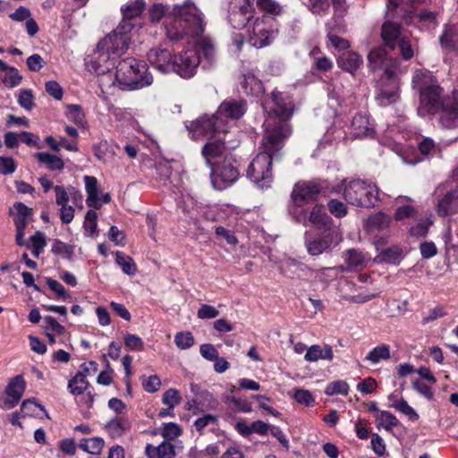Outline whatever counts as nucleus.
<instances>
[{
  "mask_svg": "<svg viewBox=\"0 0 458 458\" xmlns=\"http://www.w3.org/2000/svg\"><path fill=\"white\" fill-rule=\"evenodd\" d=\"M19 105L26 110H31L34 106L33 95L30 90L23 89L18 98Z\"/></svg>",
  "mask_w": 458,
  "mask_h": 458,
  "instance_id": "obj_60",
  "label": "nucleus"
},
{
  "mask_svg": "<svg viewBox=\"0 0 458 458\" xmlns=\"http://www.w3.org/2000/svg\"><path fill=\"white\" fill-rule=\"evenodd\" d=\"M145 454L148 458H174L177 454L175 445L168 441H163L157 446L148 444Z\"/></svg>",
  "mask_w": 458,
  "mask_h": 458,
  "instance_id": "obj_23",
  "label": "nucleus"
},
{
  "mask_svg": "<svg viewBox=\"0 0 458 458\" xmlns=\"http://www.w3.org/2000/svg\"><path fill=\"white\" fill-rule=\"evenodd\" d=\"M327 208L330 213L335 217H344L347 214L346 206L340 200L333 199L327 203Z\"/></svg>",
  "mask_w": 458,
  "mask_h": 458,
  "instance_id": "obj_57",
  "label": "nucleus"
},
{
  "mask_svg": "<svg viewBox=\"0 0 458 458\" xmlns=\"http://www.w3.org/2000/svg\"><path fill=\"white\" fill-rule=\"evenodd\" d=\"M165 35L170 40H180L185 37L197 38L205 30L203 14L191 0L175 4L172 18L165 22Z\"/></svg>",
  "mask_w": 458,
  "mask_h": 458,
  "instance_id": "obj_2",
  "label": "nucleus"
},
{
  "mask_svg": "<svg viewBox=\"0 0 458 458\" xmlns=\"http://www.w3.org/2000/svg\"><path fill=\"white\" fill-rule=\"evenodd\" d=\"M234 163V159L226 156L212 168L210 178L216 190L223 191L237 181L240 174Z\"/></svg>",
  "mask_w": 458,
  "mask_h": 458,
  "instance_id": "obj_11",
  "label": "nucleus"
},
{
  "mask_svg": "<svg viewBox=\"0 0 458 458\" xmlns=\"http://www.w3.org/2000/svg\"><path fill=\"white\" fill-rule=\"evenodd\" d=\"M168 7L161 3L152 4L148 9L150 21L153 23L159 22L168 13Z\"/></svg>",
  "mask_w": 458,
  "mask_h": 458,
  "instance_id": "obj_48",
  "label": "nucleus"
},
{
  "mask_svg": "<svg viewBox=\"0 0 458 458\" xmlns=\"http://www.w3.org/2000/svg\"><path fill=\"white\" fill-rule=\"evenodd\" d=\"M391 218L383 212H378L369 216L366 221L365 228L369 234H376L387 229L390 225Z\"/></svg>",
  "mask_w": 458,
  "mask_h": 458,
  "instance_id": "obj_24",
  "label": "nucleus"
},
{
  "mask_svg": "<svg viewBox=\"0 0 458 458\" xmlns=\"http://www.w3.org/2000/svg\"><path fill=\"white\" fill-rule=\"evenodd\" d=\"M339 68L353 74L363 64L360 55L354 51H345L340 54L336 59Z\"/></svg>",
  "mask_w": 458,
  "mask_h": 458,
  "instance_id": "obj_21",
  "label": "nucleus"
},
{
  "mask_svg": "<svg viewBox=\"0 0 458 458\" xmlns=\"http://www.w3.org/2000/svg\"><path fill=\"white\" fill-rule=\"evenodd\" d=\"M334 357L332 347L326 344L323 348L318 344L311 345L306 352L304 359L307 361L314 362L319 359L332 360Z\"/></svg>",
  "mask_w": 458,
  "mask_h": 458,
  "instance_id": "obj_30",
  "label": "nucleus"
},
{
  "mask_svg": "<svg viewBox=\"0 0 458 458\" xmlns=\"http://www.w3.org/2000/svg\"><path fill=\"white\" fill-rule=\"evenodd\" d=\"M379 420V425L384 427L386 430H390L392 428L396 427L398 420L396 417L389 411H382L377 414Z\"/></svg>",
  "mask_w": 458,
  "mask_h": 458,
  "instance_id": "obj_54",
  "label": "nucleus"
},
{
  "mask_svg": "<svg viewBox=\"0 0 458 458\" xmlns=\"http://www.w3.org/2000/svg\"><path fill=\"white\" fill-rule=\"evenodd\" d=\"M35 157L38 162L45 164L49 170L61 171L64 167V162L57 156L47 152H38L36 153Z\"/></svg>",
  "mask_w": 458,
  "mask_h": 458,
  "instance_id": "obj_36",
  "label": "nucleus"
},
{
  "mask_svg": "<svg viewBox=\"0 0 458 458\" xmlns=\"http://www.w3.org/2000/svg\"><path fill=\"white\" fill-rule=\"evenodd\" d=\"M342 241L343 236L339 230H327L321 236L307 240L306 247L310 255L318 256L337 246Z\"/></svg>",
  "mask_w": 458,
  "mask_h": 458,
  "instance_id": "obj_14",
  "label": "nucleus"
},
{
  "mask_svg": "<svg viewBox=\"0 0 458 458\" xmlns=\"http://www.w3.org/2000/svg\"><path fill=\"white\" fill-rule=\"evenodd\" d=\"M199 352L201 356L208 360H216L218 357V352L211 344H204L200 345Z\"/></svg>",
  "mask_w": 458,
  "mask_h": 458,
  "instance_id": "obj_64",
  "label": "nucleus"
},
{
  "mask_svg": "<svg viewBox=\"0 0 458 458\" xmlns=\"http://www.w3.org/2000/svg\"><path fill=\"white\" fill-rule=\"evenodd\" d=\"M309 221L318 229L329 230L328 227L332 222L331 217L324 211L321 206H315L311 209Z\"/></svg>",
  "mask_w": 458,
  "mask_h": 458,
  "instance_id": "obj_32",
  "label": "nucleus"
},
{
  "mask_svg": "<svg viewBox=\"0 0 458 458\" xmlns=\"http://www.w3.org/2000/svg\"><path fill=\"white\" fill-rule=\"evenodd\" d=\"M3 72L4 74L2 75L1 80L6 86L13 88L21 83L22 77L19 74L16 68L10 67L6 64V69H4Z\"/></svg>",
  "mask_w": 458,
  "mask_h": 458,
  "instance_id": "obj_43",
  "label": "nucleus"
},
{
  "mask_svg": "<svg viewBox=\"0 0 458 458\" xmlns=\"http://www.w3.org/2000/svg\"><path fill=\"white\" fill-rule=\"evenodd\" d=\"M85 190L87 192V205L89 208H99L101 207L100 199L98 198V180L94 176H84Z\"/></svg>",
  "mask_w": 458,
  "mask_h": 458,
  "instance_id": "obj_26",
  "label": "nucleus"
},
{
  "mask_svg": "<svg viewBox=\"0 0 458 458\" xmlns=\"http://www.w3.org/2000/svg\"><path fill=\"white\" fill-rule=\"evenodd\" d=\"M351 134L356 139L373 138L374 126L365 114H357L352 121Z\"/></svg>",
  "mask_w": 458,
  "mask_h": 458,
  "instance_id": "obj_20",
  "label": "nucleus"
},
{
  "mask_svg": "<svg viewBox=\"0 0 458 458\" xmlns=\"http://www.w3.org/2000/svg\"><path fill=\"white\" fill-rule=\"evenodd\" d=\"M131 27L125 22H120L117 28L97 46L96 61L98 64V72H105L110 69L108 62L120 57L128 49L131 38Z\"/></svg>",
  "mask_w": 458,
  "mask_h": 458,
  "instance_id": "obj_4",
  "label": "nucleus"
},
{
  "mask_svg": "<svg viewBox=\"0 0 458 458\" xmlns=\"http://www.w3.org/2000/svg\"><path fill=\"white\" fill-rule=\"evenodd\" d=\"M437 211V214L442 216L458 212V189H453L447 191L445 196L439 199Z\"/></svg>",
  "mask_w": 458,
  "mask_h": 458,
  "instance_id": "obj_22",
  "label": "nucleus"
},
{
  "mask_svg": "<svg viewBox=\"0 0 458 458\" xmlns=\"http://www.w3.org/2000/svg\"><path fill=\"white\" fill-rule=\"evenodd\" d=\"M344 259L347 264V267L344 268V267H339L338 269L341 271L353 270L362 267L365 264L366 257L361 251L351 249L346 251Z\"/></svg>",
  "mask_w": 458,
  "mask_h": 458,
  "instance_id": "obj_33",
  "label": "nucleus"
},
{
  "mask_svg": "<svg viewBox=\"0 0 458 458\" xmlns=\"http://www.w3.org/2000/svg\"><path fill=\"white\" fill-rule=\"evenodd\" d=\"M124 344L130 351L140 352L144 349L142 339L132 334H126L124 335Z\"/></svg>",
  "mask_w": 458,
  "mask_h": 458,
  "instance_id": "obj_58",
  "label": "nucleus"
},
{
  "mask_svg": "<svg viewBox=\"0 0 458 458\" xmlns=\"http://www.w3.org/2000/svg\"><path fill=\"white\" fill-rule=\"evenodd\" d=\"M97 219L98 214L96 211L90 209L86 213L84 228L87 232H89L90 234H93L97 230Z\"/></svg>",
  "mask_w": 458,
  "mask_h": 458,
  "instance_id": "obj_61",
  "label": "nucleus"
},
{
  "mask_svg": "<svg viewBox=\"0 0 458 458\" xmlns=\"http://www.w3.org/2000/svg\"><path fill=\"white\" fill-rule=\"evenodd\" d=\"M116 81L130 89H141L149 86L153 78L148 72L145 63L129 57L120 61L116 66L115 72Z\"/></svg>",
  "mask_w": 458,
  "mask_h": 458,
  "instance_id": "obj_8",
  "label": "nucleus"
},
{
  "mask_svg": "<svg viewBox=\"0 0 458 458\" xmlns=\"http://www.w3.org/2000/svg\"><path fill=\"white\" fill-rule=\"evenodd\" d=\"M51 250L54 254L66 259H71L74 253V248L72 245L63 242L58 239L54 240Z\"/></svg>",
  "mask_w": 458,
  "mask_h": 458,
  "instance_id": "obj_45",
  "label": "nucleus"
},
{
  "mask_svg": "<svg viewBox=\"0 0 458 458\" xmlns=\"http://www.w3.org/2000/svg\"><path fill=\"white\" fill-rule=\"evenodd\" d=\"M172 54L169 49L162 47H153L148 53V60L155 69L161 73L172 72L173 68Z\"/></svg>",
  "mask_w": 458,
  "mask_h": 458,
  "instance_id": "obj_17",
  "label": "nucleus"
},
{
  "mask_svg": "<svg viewBox=\"0 0 458 458\" xmlns=\"http://www.w3.org/2000/svg\"><path fill=\"white\" fill-rule=\"evenodd\" d=\"M81 367L83 368V371L76 373V375L68 382L67 388L73 395L82 394L89 386V383L86 379V373L89 372V369L85 367V364Z\"/></svg>",
  "mask_w": 458,
  "mask_h": 458,
  "instance_id": "obj_27",
  "label": "nucleus"
},
{
  "mask_svg": "<svg viewBox=\"0 0 458 458\" xmlns=\"http://www.w3.org/2000/svg\"><path fill=\"white\" fill-rule=\"evenodd\" d=\"M413 87L420 91L418 112L424 116L437 113L445 104L442 100V89L430 74L418 71L412 78Z\"/></svg>",
  "mask_w": 458,
  "mask_h": 458,
  "instance_id": "obj_5",
  "label": "nucleus"
},
{
  "mask_svg": "<svg viewBox=\"0 0 458 458\" xmlns=\"http://www.w3.org/2000/svg\"><path fill=\"white\" fill-rule=\"evenodd\" d=\"M327 38L330 41L331 45L337 50H347L350 47V43L347 39L338 37L334 33L335 32H344L345 26L344 25H336L333 26L330 22L327 23Z\"/></svg>",
  "mask_w": 458,
  "mask_h": 458,
  "instance_id": "obj_31",
  "label": "nucleus"
},
{
  "mask_svg": "<svg viewBox=\"0 0 458 458\" xmlns=\"http://www.w3.org/2000/svg\"><path fill=\"white\" fill-rule=\"evenodd\" d=\"M182 434L180 427L174 422L164 423L161 428V435L165 439L174 440Z\"/></svg>",
  "mask_w": 458,
  "mask_h": 458,
  "instance_id": "obj_53",
  "label": "nucleus"
},
{
  "mask_svg": "<svg viewBox=\"0 0 458 458\" xmlns=\"http://www.w3.org/2000/svg\"><path fill=\"white\" fill-rule=\"evenodd\" d=\"M306 6L312 13L320 15L328 11L329 3L327 0H308Z\"/></svg>",
  "mask_w": 458,
  "mask_h": 458,
  "instance_id": "obj_55",
  "label": "nucleus"
},
{
  "mask_svg": "<svg viewBox=\"0 0 458 458\" xmlns=\"http://www.w3.org/2000/svg\"><path fill=\"white\" fill-rule=\"evenodd\" d=\"M442 47L447 50L458 52V31L454 28H448L439 38Z\"/></svg>",
  "mask_w": 458,
  "mask_h": 458,
  "instance_id": "obj_38",
  "label": "nucleus"
},
{
  "mask_svg": "<svg viewBox=\"0 0 458 458\" xmlns=\"http://www.w3.org/2000/svg\"><path fill=\"white\" fill-rule=\"evenodd\" d=\"M398 98L396 87L391 89H382L377 96V99L380 106H386L394 103Z\"/></svg>",
  "mask_w": 458,
  "mask_h": 458,
  "instance_id": "obj_47",
  "label": "nucleus"
},
{
  "mask_svg": "<svg viewBox=\"0 0 458 458\" xmlns=\"http://www.w3.org/2000/svg\"><path fill=\"white\" fill-rule=\"evenodd\" d=\"M225 152V145L224 140L222 139L209 140L202 148V155L209 165H212L211 159L223 156Z\"/></svg>",
  "mask_w": 458,
  "mask_h": 458,
  "instance_id": "obj_29",
  "label": "nucleus"
},
{
  "mask_svg": "<svg viewBox=\"0 0 458 458\" xmlns=\"http://www.w3.org/2000/svg\"><path fill=\"white\" fill-rule=\"evenodd\" d=\"M116 263L121 267L123 273L129 276H132L136 273L137 267L130 256L125 255L122 251H116Z\"/></svg>",
  "mask_w": 458,
  "mask_h": 458,
  "instance_id": "obj_42",
  "label": "nucleus"
},
{
  "mask_svg": "<svg viewBox=\"0 0 458 458\" xmlns=\"http://www.w3.org/2000/svg\"><path fill=\"white\" fill-rule=\"evenodd\" d=\"M200 57L196 50L188 49L182 52L178 55L174 56L173 68L174 72L177 73L182 78H191L199 65Z\"/></svg>",
  "mask_w": 458,
  "mask_h": 458,
  "instance_id": "obj_12",
  "label": "nucleus"
},
{
  "mask_svg": "<svg viewBox=\"0 0 458 458\" xmlns=\"http://www.w3.org/2000/svg\"><path fill=\"white\" fill-rule=\"evenodd\" d=\"M348 391V384L345 381L338 380L328 384L326 387L325 394L327 395H334L337 394L347 395Z\"/></svg>",
  "mask_w": 458,
  "mask_h": 458,
  "instance_id": "obj_51",
  "label": "nucleus"
},
{
  "mask_svg": "<svg viewBox=\"0 0 458 458\" xmlns=\"http://www.w3.org/2000/svg\"><path fill=\"white\" fill-rule=\"evenodd\" d=\"M294 399L297 403L308 407H312L315 403V399L310 392L304 389H297L294 394Z\"/></svg>",
  "mask_w": 458,
  "mask_h": 458,
  "instance_id": "obj_59",
  "label": "nucleus"
},
{
  "mask_svg": "<svg viewBox=\"0 0 458 458\" xmlns=\"http://www.w3.org/2000/svg\"><path fill=\"white\" fill-rule=\"evenodd\" d=\"M218 314L219 311L215 307L208 304H202L197 312L198 318L201 319L214 318Z\"/></svg>",
  "mask_w": 458,
  "mask_h": 458,
  "instance_id": "obj_62",
  "label": "nucleus"
},
{
  "mask_svg": "<svg viewBox=\"0 0 458 458\" xmlns=\"http://www.w3.org/2000/svg\"><path fill=\"white\" fill-rule=\"evenodd\" d=\"M264 109L268 113L269 118L265 122L267 130H278L281 123H285L291 128L287 120L293 114V102L292 98L284 92L274 90L269 98L263 102ZM292 131V129H290Z\"/></svg>",
  "mask_w": 458,
  "mask_h": 458,
  "instance_id": "obj_7",
  "label": "nucleus"
},
{
  "mask_svg": "<svg viewBox=\"0 0 458 458\" xmlns=\"http://www.w3.org/2000/svg\"><path fill=\"white\" fill-rule=\"evenodd\" d=\"M30 241L32 242V255L35 258H38L44 247L46 246L45 237L42 233L37 232L30 237Z\"/></svg>",
  "mask_w": 458,
  "mask_h": 458,
  "instance_id": "obj_56",
  "label": "nucleus"
},
{
  "mask_svg": "<svg viewBox=\"0 0 458 458\" xmlns=\"http://www.w3.org/2000/svg\"><path fill=\"white\" fill-rule=\"evenodd\" d=\"M254 13L249 0H234L230 4L228 21L234 29L241 30L254 17Z\"/></svg>",
  "mask_w": 458,
  "mask_h": 458,
  "instance_id": "obj_13",
  "label": "nucleus"
},
{
  "mask_svg": "<svg viewBox=\"0 0 458 458\" xmlns=\"http://www.w3.org/2000/svg\"><path fill=\"white\" fill-rule=\"evenodd\" d=\"M24 390L25 381L23 377L21 375L14 377L6 387V397L3 400L2 407L6 410L15 407L20 402Z\"/></svg>",
  "mask_w": 458,
  "mask_h": 458,
  "instance_id": "obj_18",
  "label": "nucleus"
},
{
  "mask_svg": "<svg viewBox=\"0 0 458 458\" xmlns=\"http://www.w3.org/2000/svg\"><path fill=\"white\" fill-rule=\"evenodd\" d=\"M327 189V182L320 179L300 181L294 184L291 193L293 207H290L289 209L297 222L306 223V212L299 208L317 201L318 196Z\"/></svg>",
  "mask_w": 458,
  "mask_h": 458,
  "instance_id": "obj_6",
  "label": "nucleus"
},
{
  "mask_svg": "<svg viewBox=\"0 0 458 458\" xmlns=\"http://www.w3.org/2000/svg\"><path fill=\"white\" fill-rule=\"evenodd\" d=\"M438 113L439 123L443 128L458 127V98L445 102Z\"/></svg>",
  "mask_w": 458,
  "mask_h": 458,
  "instance_id": "obj_19",
  "label": "nucleus"
},
{
  "mask_svg": "<svg viewBox=\"0 0 458 458\" xmlns=\"http://www.w3.org/2000/svg\"><path fill=\"white\" fill-rule=\"evenodd\" d=\"M182 401V397L178 390L174 388H170L166 390L162 397V402L165 405H166L169 409H174L176 405H178Z\"/></svg>",
  "mask_w": 458,
  "mask_h": 458,
  "instance_id": "obj_49",
  "label": "nucleus"
},
{
  "mask_svg": "<svg viewBox=\"0 0 458 458\" xmlns=\"http://www.w3.org/2000/svg\"><path fill=\"white\" fill-rule=\"evenodd\" d=\"M16 210V216L14 218L15 226L26 227L28 225V217L31 214V209L21 202H16L13 205Z\"/></svg>",
  "mask_w": 458,
  "mask_h": 458,
  "instance_id": "obj_41",
  "label": "nucleus"
},
{
  "mask_svg": "<svg viewBox=\"0 0 458 458\" xmlns=\"http://www.w3.org/2000/svg\"><path fill=\"white\" fill-rule=\"evenodd\" d=\"M144 0H130L124 6L122 7L123 20L121 22H125L131 27V30L133 28L131 21L139 17L145 8Z\"/></svg>",
  "mask_w": 458,
  "mask_h": 458,
  "instance_id": "obj_25",
  "label": "nucleus"
},
{
  "mask_svg": "<svg viewBox=\"0 0 458 458\" xmlns=\"http://www.w3.org/2000/svg\"><path fill=\"white\" fill-rule=\"evenodd\" d=\"M174 342L181 350H186L194 344V337L191 332H180L174 336Z\"/></svg>",
  "mask_w": 458,
  "mask_h": 458,
  "instance_id": "obj_50",
  "label": "nucleus"
},
{
  "mask_svg": "<svg viewBox=\"0 0 458 458\" xmlns=\"http://www.w3.org/2000/svg\"><path fill=\"white\" fill-rule=\"evenodd\" d=\"M253 36L250 40L256 47H262L270 44L271 40L267 31L264 29L262 21H256L252 30Z\"/></svg>",
  "mask_w": 458,
  "mask_h": 458,
  "instance_id": "obj_34",
  "label": "nucleus"
},
{
  "mask_svg": "<svg viewBox=\"0 0 458 458\" xmlns=\"http://www.w3.org/2000/svg\"><path fill=\"white\" fill-rule=\"evenodd\" d=\"M241 86L244 93L250 96H259L263 94L264 88L261 81H259L252 73H247L242 75V81H240Z\"/></svg>",
  "mask_w": 458,
  "mask_h": 458,
  "instance_id": "obj_28",
  "label": "nucleus"
},
{
  "mask_svg": "<svg viewBox=\"0 0 458 458\" xmlns=\"http://www.w3.org/2000/svg\"><path fill=\"white\" fill-rule=\"evenodd\" d=\"M291 134L289 126L283 123L278 130H267L262 139L263 151L249 165L247 176L259 187L267 188L272 182V159L283 148L284 140Z\"/></svg>",
  "mask_w": 458,
  "mask_h": 458,
  "instance_id": "obj_1",
  "label": "nucleus"
},
{
  "mask_svg": "<svg viewBox=\"0 0 458 458\" xmlns=\"http://www.w3.org/2000/svg\"><path fill=\"white\" fill-rule=\"evenodd\" d=\"M258 7L271 15H280L283 13V6L276 0H257Z\"/></svg>",
  "mask_w": 458,
  "mask_h": 458,
  "instance_id": "obj_46",
  "label": "nucleus"
},
{
  "mask_svg": "<svg viewBox=\"0 0 458 458\" xmlns=\"http://www.w3.org/2000/svg\"><path fill=\"white\" fill-rule=\"evenodd\" d=\"M379 258L386 263L397 265L403 259V250L398 246H393L384 250Z\"/></svg>",
  "mask_w": 458,
  "mask_h": 458,
  "instance_id": "obj_44",
  "label": "nucleus"
},
{
  "mask_svg": "<svg viewBox=\"0 0 458 458\" xmlns=\"http://www.w3.org/2000/svg\"><path fill=\"white\" fill-rule=\"evenodd\" d=\"M345 200L353 206L371 208L379 200L376 184L362 180H353L344 187Z\"/></svg>",
  "mask_w": 458,
  "mask_h": 458,
  "instance_id": "obj_9",
  "label": "nucleus"
},
{
  "mask_svg": "<svg viewBox=\"0 0 458 458\" xmlns=\"http://www.w3.org/2000/svg\"><path fill=\"white\" fill-rule=\"evenodd\" d=\"M199 57L201 55L208 64H212L216 59V50L212 41L209 38H202L198 42V50Z\"/></svg>",
  "mask_w": 458,
  "mask_h": 458,
  "instance_id": "obj_37",
  "label": "nucleus"
},
{
  "mask_svg": "<svg viewBox=\"0 0 458 458\" xmlns=\"http://www.w3.org/2000/svg\"><path fill=\"white\" fill-rule=\"evenodd\" d=\"M419 149L422 155L425 156H436L439 154L440 148L433 140L430 138L424 139L420 144H419Z\"/></svg>",
  "mask_w": 458,
  "mask_h": 458,
  "instance_id": "obj_52",
  "label": "nucleus"
},
{
  "mask_svg": "<svg viewBox=\"0 0 458 458\" xmlns=\"http://www.w3.org/2000/svg\"><path fill=\"white\" fill-rule=\"evenodd\" d=\"M367 59L368 66L370 71L383 70L384 74L389 79L397 77L405 72V69L402 67L400 59L391 56L385 47H373L369 52Z\"/></svg>",
  "mask_w": 458,
  "mask_h": 458,
  "instance_id": "obj_10",
  "label": "nucleus"
},
{
  "mask_svg": "<svg viewBox=\"0 0 458 458\" xmlns=\"http://www.w3.org/2000/svg\"><path fill=\"white\" fill-rule=\"evenodd\" d=\"M191 131L197 136L211 137L215 133H225L226 124L216 118V114L212 116L207 114L200 116L191 125Z\"/></svg>",
  "mask_w": 458,
  "mask_h": 458,
  "instance_id": "obj_15",
  "label": "nucleus"
},
{
  "mask_svg": "<svg viewBox=\"0 0 458 458\" xmlns=\"http://www.w3.org/2000/svg\"><path fill=\"white\" fill-rule=\"evenodd\" d=\"M387 2L385 21L380 28V38L383 45L378 47H385L388 51H394L398 48L403 60H411L415 55L416 48L406 36L401 24L394 21L395 18L394 12L398 5V1L387 0Z\"/></svg>",
  "mask_w": 458,
  "mask_h": 458,
  "instance_id": "obj_3",
  "label": "nucleus"
},
{
  "mask_svg": "<svg viewBox=\"0 0 458 458\" xmlns=\"http://www.w3.org/2000/svg\"><path fill=\"white\" fill-rule=\"evenodd\" d=\"M390 358L391 354L389 345L381 344L369 351L365 357V360L371 364H377L381 360H389Z\"/></svg>",
  "mask_w": 458,
  "mask_h": 458,
  "instance_id": "obj_35",
  "label": "nucleus"
},
{
  "mask_svg": "<svg viewBox=\"0 0 458 458\" xmlns=\"http://www.w3.org/2000/svg\"><path fill=\"white\" fill-rule=\"evenodd\" d=\"M131 428L129 420L123 417H116L106 424V428L113 436H122Z\"/></svg>",
  "mask_w": 458,
  "mask_h": 458,
  "instance_id": "obj_39",
  "label": "nucleus"
},
{
  "mask_svg": "<svg viewBox=\"0 0 458 458\" xmlns=\"http://www.w3.org/2000/svg\"><path fill=\"white\" fill-rule=\"evenodd\" d=\"M104 444L105 442L101 437H92L82 439L79 446L89 454H98L103 449Z\"/></svg>",
  "mask_w": 458,
  "mask_h": 458,
  "instance_id": "obj_40",
  "label": "nucleus"
},
{
  "mask_svg": "<svg viewBox=\"0 0 458 458\" xmlns=\"http://www.w3.org/2000/svg\"><path fill=\"white\" fill-rule=\"evenodd\" d=\"M246 111V102L243 100L226 99L221 103L217 111L216 118L220 119L228 128L229 121L237 120L243 115Z\"/></svg>",
  "mask_w": 458,
  "mask_h": 458,
  "instance_id": "obj_16",
  "label": "nucleus"
},
{
  "mask_svg": "<svg viewBox=\"0 0 458 458\" xmlns=\"http://www.w3.org/2000/svg\"><path fill=\"white\" fill-rule=\"evenodd\" d=\"M45 88L49 96L53 97L56 100L62 99L64 92L59 83L55 81H49L46 83Z\"/></svg>",
  "mask_w": 458,
  "mask_h": 458,
  "instance_id": "obj_63",
  "label": "nucleus"
}]
</instances>
